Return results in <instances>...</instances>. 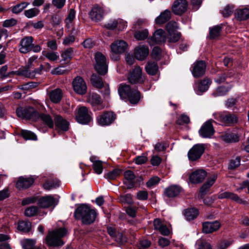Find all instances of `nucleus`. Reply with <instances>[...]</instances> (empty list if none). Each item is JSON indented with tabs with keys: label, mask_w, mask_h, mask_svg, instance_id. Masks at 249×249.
I'll return each instance as SVG.
<instances>
[{
	"label": "nucleus",
	"mask_w": 249,
	"mask_h": 249,
	"mask_svg": "<svg viewBox=\"0 0 249 249\" xmlns=\"http://www.w3.org/2000/svg\"><path fill=\"white\" fill-rule=\"evenodd\" d=\"M97 213L87 204H81L74 211V217L75 219L81 220L84 225L93 223L96 218Z\"/></svg>",
	"instance_id": "nucleus-1"
},
{
	"label": "nucleus",
	"mask_w": 249,
	"mask_h": 249,
	"mask_svg": "<svg viewBox=\"0 0 249 249\" xmlns=\"http://www.w3.org/2000/svg\"><path fill=\"white\" fill-rule=\"evenodd\" d=\"M118 93L121 99L127 100L132 104H137L141 98V93L137 89H131L125 84L120 85Z\"/></svg>",
	"instance_id": "nucleus-2"
},
{
	"label": "nucleus",
	"mask_w": 249,
	"mask_h": 249,
	"mask_svg": "<svg viewBox=\"0 0 249 249\" xmlns=\"http://www.w3.org/2000/svg\"><path fill=\"white\" fill-rule=\"evenodd\" d=\"M67 232V231L64 228L49 231L45 239L47 244L53 247L62 246L64 243L61 238L66 235Z\"/></svg>",
	"instance_id": "nucleus-3"
},
{
	"label": "nucleus",
	"mask_w": 249,
	"mask_h": 249,
	"mask_svg": "<svg viewBox=\"0 0 249 249\" xmlns=\"http://www.w3.org/2000/svg\"><path fill=\"white\" fill-rule=\"evenodd\" d=\"M214 118L225 126H234L238 123V117L229 112H216L213 114Z\"/></svg>",
	"instance_id": "nucleus-4"
},
{
	"label": "nucleus",
	"mask_w": 249,
	"mask_h": 249,
	"mask_svg": "<svg viewBox=\"0 0 249 249\" xmlns=\"http://www.w3.org/2000/svg\"><path fill=\"white\" fill-rule=\"evenodd\" d=\"M116 115L111 111H106L99 114L96 118L97 124L102 126H107L113 124L116 119Z\"/></svg>",
	"instance_id": "nucleus-5"
},
{
	"label": "nucleus",
	"mask_w": 249,
	"mask_h": 249,
	"mask_svg": "<svg viewBox=\"0 0 249 249\" xmlns=\"http://www.w3.org/2000/svg\"><path fill=\"white\" fill-rule=\"evenodd\" d=\"M96 64L94 68L101 75H105L107 71V67L105 56L101 53H97L95 55Z\"/></svg>",
	"instance_id": "nucleus-6"
},
{
	"label": "nucleus",
	"mask_w": 249,
	"mask_h": 249,
	"mask_svg": "<svg viewBox=\"0 0 249 249\" xmlns=\"http://www.w3.org/2000/svg\"><path fill=\"white\" fill-rule=\"evenodd\" d=\"M91 112L89 111L85 107H81L79 108L77 114L76 116L77 121L81 124H86L89 123L92 118Z\"/></svg>",
	"instance_id": "nucleus-7"
},
{
	"label": "nucleus",
	"mask_w": 249,
	"mask_h": 249,
	"mask_svg": "<svg viewBox=\"0 0 249 249\" xmlns=\"http://www.w3.org/2000/svg\"><path fill=\"white\" fill-rule=\"evenodd\" d=\"M213 122H214V121L211 119L202 125L199 130V134L201 137L210 138L214 134L215 131L212 124Z\"/></svg>",
	"instance_id": "nucleus-8"
},
{
	"label": "nucleus",
	"mask_w": 249,
	"mask_h": 249,
	"mask_svg": "<svg viewBox=\"0 0 249 249\" xmlns=\"http://www.w3.org/2000/svg\"><path fill=\"white\" fill-rule=\"evenodd\" d=\"M205 147L203 144L194 145L188 151V157L190 160L195 161L199 159L203 154Z\"/></svg>",
	"instance_id": "nucleus-9"
},
{
	"label": "nucleus",
	"mask_w": 249,
	"mask_h": 249,
	"mask_svg": "<svg viewBox=\"0 0 249 249\" xmlns=\"http://www.w3.org/2000/svg\"><path fill=\"white\" fill-rule=\"evenodd\" d=\"M166 35L162 29L156 30L153 36L148 39V42L150 45H154L155 44H160L165 42Z\"/></svg>",
	"instance_id": "nucleus-10"
},
{
	"label": "nucleus",
	"mask_w": 249,
	"mask_h": 249,
	"mask_svg": "<svg viewBox=\"0 0 249 249\" xmlns=\"http://www.w3.org/2000/svg\"><path fill=\"white\" fill-rule=\"evenodd\" d=\"M74 91L80 95L85 94L87 90V87L84 80L80 76H76L72 81Z\"/></svg>",
	"instance_id": "nucleus-11"
},
{
	"label": "nucleus",
	"mask_w": 249,
	"mask_h": 249,
	"mask_svg": "<svg viewBox=\"0 0 249 249\" xmlns=\"http://www.w3.org/2000/svg\"><path fill=\"white\" fill-rule=\"evenodd\" d=\"M34 41L32 36H25L22 38L19 43V52L23 54H26L32 51V46Z\"/></svg>",
	"instance_id": "nucleus-12"
},
{
	"label": "nucleus",
	"mask_w": 249,
	"mask_h": 249,
	"mask_svg": "<svg viewBox=\"0 0 249 249\" xmlns=\"http://www.w3.org/2000/svg\"><path fill=\"white\" fill-rule=\"evenodd\" d=\"M54 117V125L58 131L65 132L68 130L69 128V122L60 115L55 114Z\"/></svg>",
	"instance_id": "nucleus-13"
},
{
	"label": "nucleus",
	"mask_w": 249,
	"mask_h": 249,
	"mask_svg": "<svg viewBox=\"0 0 249 249\" xmlns=\"http://www.w3.org/2000/svg\"><path fill=\"white\" fill-rule=\"evenodd\" d=\"M187 6L186 0H176L172 5V11L175 15H181L187 10Z\"/></svg>",
	"instance_id": "nucleus-14"
},
{
	"label": "nucleus",
	"mask_w": 249,
	"mask_h": 249,
	"mask_svg": "<svg viewBox=\"0 0 249 249\" xmlns=\"http://www.w3.org/2000/svg\"><path fill=\"white\" fill-rule=\"evenodd\" d=\"M88 102L94 107V110H101L104 107L100 96L97 93L89 94L88 97Z\"/></svg>",
	"instance_id": "nucleus-15"
},
{
	"label": "nucleus",
	"mask_w": 249,
	"mask_h": 249,
	"mask_svg": "<svg viewBox=\"0 0 249 249\" xmlns=\"http://www.w3.org/2000/svg\"><path fill=\"white\" fill-rule=\"evenodd\" d=\"M206 70V64L204 61L199 60L193 64L192 73L195 77H199L204 74Z\"/></svg>",
	"instance_id": "nucleus-16"
},
{
	"label": "nucleus",
	"mask_w": 249,
	"mask_h": 249,
	"mask_svg": "<svg viewBox=\"0 0 249 249\" xmlns=\"http://www.w3.org/2000/svg\"><path fill=\"white\" fill-rule=\"evenodd\" d=\"M130 83L134 84L142 82L144 78L142 76V70L139 66H136L131 72L128 78Z\"/></svg>",
	"instance_id": "nucleus-17"
},
{
	"label": "nucleus",
	"mask_w": 249,
	"mask_h": 249,
	"mask_svg": "<svg viewBox=\"0 0 249 249\" xmlns=\"http://www.w3.org/2000/svg\"><path fill=\"white\" fill-rule=\"evenodd\" d=\"M89 15L92 20L96 22L99 21L103 18L104 9L98 5H94L91 8Z\"/></svg>",
	"instance_id": "nucleus-18"
},
{
	"label": "nucleus",
	"mask_w": 249,
	"mask_h": 249,
	"mask_svg": "<svg viewBox=\"0 0 249 249\" xmlns=\"http://www.w3.org/2000/svg\"><path fill=\"white\" fill-rule=\"evenodd\" d=\"M207 176V172L203 169H198L193 172L189 177L191 182L198 183L202 182Z\"/></svg>",
	"instance_id": "nucleus-19"
},
{
	"label": "nucleus",
	"mask_w": 249,
	"mask_h": 249,
	"mask_svg": "<svg viewBox=\"0 0 249 249\" xmlns=\"http://www.w3.org/2000/svg\"><path fill=\"white\" fill-rule=\"evenodd\" d=\"M217 178V175L214 174L211 177L208 178L207 181L202 185L200 190V196L201 198H203L208 193L210 188L214 183Z\"/></svg>",
	"instance_id": "nucleus-20"
},
{
	"label": "nucleus",
	"mask_w": 249,
	"mask_h": 249,
	"mask_svg": "<svg viewBox=\"0 0 249 249\" xmlns=\"http://www.w3.org/2000/svg\"><path fill=\"white\" fill-rule=\"evenodd\" d=\"M124 183L127 189L134 187L136 183V176L133 171L127 170L124 173Z\"/></svg>",
	"instance_id": "nucleus-21"
},
{
	"label": "nucleus",
	"mask_w": 249,
	"mask_h": 249,
	"mask_svg": "<svg viewBox=\"0 0 249 249\" xmlns=\"http://www.w3.org/2000/svg\"><path fill=\"white\" fill-rule=\"evenodd\" d=\"M127 43L124 40H116L110 46L111 51L113 53H124L127 48Z\"/></svg>",
	"instance_id": "nucleus-22"
},
{
	"label": "nucleus",
	"mask_w": 249,
	"mask_h": 249,
	"mask_svg": "<svg viewBox=\"0 0 249 249\" xmlns=\"http://www.w3.org/2000/svg\"><path fill=\"white\" fill-rule=\"evenodd\" d=\"M221 226L220 222L217 221L205 222L203 223L202 231L204 233H212L218 230Z\"/></svg>",
	"instance_id": "nucleus-23"
},
{
	"label": "nucleus",
	"mask_w": 249,
	"mask_h": 249,
	"mask_svg": "<svg viewBox=\"0 0 249 249\" xmlns=\"http://www.w3.org/2000/svg\"><path fill=\"white\" fill-rule=\"evenodd\" d=\"M218 197L219 199L230 198L232 200L241 204L246 205L248 202L240 198L239 196L233 193L225 192L218 195Z\"/></svg>",
	"instance_id": "nucleus-24"
},
{
	"label": "nucleus",
	"mask_w": 249,
	"mask_h": 249,
	"mask_svg": "<svg viewBox=\"0 0 249 249\" xmlns=\"http://www.w3.org/2000/svg\"><path fill=\"white\" fill-rule=\"evenodd\" d=\"M37 205L40 208H47L55 204V198L51 196L38 197Z\"/></svg>",
	"instance_id": "nucleus-25"
},
{
	"label": "nucleus",
	"mask_w": 249,
	"mask_h": 249,
	"mask_svg": "<svg viewBox=\"0 0 249 249\" xmlns=\"http://www.w3.org/2000/svg\"><path fill=\"white\" fill-rule=\"evenodd\" d=\"M34 182L32 178L20 177L17 182L16 187L19 190H23L30 187Z\"/></svg>",
	"instance_id": "nucleus-26"
},
{
	"label": "nucleus",
	"mask_w": 249,
	"mask_h": 249,
	"mask_svg": "<svg viewBox=\"0 0 249 249\" xmlns=\"http://www.w3.org/2000/svg\"><path fill=\"white\" fill-rule=\"evenodd\" d=\"M148 53V48L144 45L138 46L135 48L134 53L135 58L139 60H143L145 59Z\"/></svg>",
	"instance_id": "nucleus-27"
},
{
	"label": "nucleus",
	"mask_w": 249,
	"mask_h": 249,
	"mask_svg": "<svg viewBox=\"0 0 249 249\" xmlns=\"http://www.w3.org/2000/svg\"><path fill=\"white\" fill-rule=\"evenodd\" d=\"M38 120H40L41 123L49 128H53L54 127V119L48 113H39Z\"/></svg>",
	"instance_id": "nucleus-28"
},
{
	"label": "nucleus",
	"mask_w": 249,
	"mask_h": 249,
	"mask_svg": "<svg viewBox=\"0 0 249 249\" xmlns=\"http://www.w3.org/2000/svg\"><path fill=\"white\" fill-rule=\"evenodd\" d=\"M47 94L51 101L54 104L59 103L63 96L62 90L59 88L48 91Z\"/></svg>",
	"instance_id": "nucleus-29"
},
{
	"label": "nucleus",
	"mask_w": 249,
	"mask_h": 249,
	"mask_svg": "<svg viewBox=\"0 0 249 249\" xmlns=\"http://www.w3.org/2000/svg\"><path fill=\"white\" fill-rule=\"evenodd\" d=\"M181 190L182 188L179 186L173 185L165 189L164 194L168 197H175L180 194Z\"/></svg>",
	"instance_id": "nucleus-30"
},
{
	"label": "nucleus",
	"mask_w": 249,
	"mask_h": 249,
	"mask_svg": "<svg viewBox=\"0 0 249 249\" xmlns=\"http://www.w3.org/2000/svg\"><path fill=\"white\" fill-rule=\"evenodd\" d=\"M212 81L207 78L200 80L198 83L197 89H196V93L200 95L201 93L205 92L208 89Z\"/></svg>",
	"instance_id": "nucleus-31"
},
{
	"label": "nucleus",
	"mask_w": 249,
	"mask_h": 249,
	"mask_svg": "<svg viewBox=\"0 0 249 249\" xmlns=\"http://www.w3.org/2000/svg\"><path fill=\"white\" fill-rule=\"evenodd\" d=\"M38 114L39 112L34 107L30 106L25 107L24 118L36 121L38 120Z\"/></svg>",
	"instance_id": "nucleus-32"
},
{
	"label": "nucleus",
	"mask_w": 249,
	"mask_h": 249,
	"mask_svg": "<svg viewBox=\"0 0 249 249\" xmlns=\"http://www.w3.org/2000/svg\"><path fill=\"white\" fill-rule=\"evenodd\" d=\"M235 17L239 21L245 20L249 18V7L237 9L235 13Z\"/></svg>",
	"instance_id": "nucleus-33"
},
{
	"label": "nucleus",
	"mask_w": 249,
	"mask_h": 249,
	"mask_svg": "<svg viewBox=\"0 0 249 249\" xmlns=\"http://www.w3.org/2000/svg\"><path fill=\"white\" fill-rule=\"evenodd\" d=\"M171 17V13L169 10H165L155 19L157 24L161 25L168 21Z\"/></svg>",
	"instance_id": "nucleus-34"
},
{
	"label": "nucleus",
	"mask_w": 249,
	"mask_h": 249,
	"mask_svg": "<svg viewBox=\"0 0 249 249\" xmlns=\"http://www.w3.org/2000/svg\"><path fill=\"white\" fill-rule=\"evenodd\" d=\"M239 135L233 132L226 133L221 136L222 139L228 143L237 142L239 141Z\"/></svg>",
	"instance_id": "nucleus-35"
},
{
	"label": "nucleus",
	"mask_w": 249,
	"mask_h": 249,
	"mask_svg": "<svg viewBox=\"0 0 249 249\" xmlns=\"http://www.w3.org/2000/svg\"><path fill=\"white\" fill-rule=\"evenodd\" d=\"M44 71V66L40 65L37 69H35L33 71L31 72L28 70L22 71L21 74L27 77L33 78L35 77L36 74H41L42 71Z\"/></svg>",
	"instance_id": "nucleus-36"
},
{
	"label": "nucleus",
	"mask_w": 249,
	"mask_h": 249,
	"mask_svg": "<svg viewBox=\"0 0 249 249\" xmlns=\"http://www.w3.org/2000/svg\"><path fill=\"white\" fill-rule=\"evenodd\" d=\"M198 214V210L195 208L187 209L184 213V216L188 221L194 220L197 216Z\"/></svg>",
	"instance_id": "nucleus-37"
},
{
	"label": "nucleus",
	"mask_w": 249,
	"mask_h": 249,
	"mask_svg": "<svg viewBox=\"0 0 249 249\" xmlns=\"http://www.w3.org/2000/svg\"><path fill=\"white\" fill-rule=\"evenodd\" d=\"M222 27L220 25H216L209 28V37L211 39L218 38L221 34Z\"/></svg>",
	"instance_id": "nucleus-38"
},
{
	"label": "nucleus",
	"mask_w": 249,
	"mask_h": 249,
	"mask_svg": "<svg viewBox=\"0 0 249 249\" xmlns=\"http://www.w3.org/2000/svg\"><path fill=\"white\" fill-rule=\"evenodd\" d=\"M231 88L230 85L227 86H220L216 88L215 91L212 93V95L216 97L220 96H223L226 94Z\"/></svg>",
	"instance_id": "nucleus-39"
},
{
	"label": "nucleus",
	"mask_w": 249,
	"mask_h": 249,
	"mask_svg": "<svg viewBox=\"0 0 249 249\" xmlns=\"http://www.w3.org/2000/svg\"><path fill=\"white\" fill-rule=\"evenodd\" d=\"M60 185V181L56 179H53L51 180H47L43 184V188L46 190H50L53 188H56Z\"/></svg>",
	"instance_id": "nucleus-40"
},
{
	"label": "nucleus",
	"mask_w": 249,
	"mask_h": 249,
	"mask_svg": "<svg viewBox=\"0 0 249 249\" xmlns=\"http://www.w3.org/2000/svg\"><path fill=\"white\" fill-rule=\"evenodd\" d=\"M122 172L121 169L119 168L114 169L113 170L108 172L104 175L105 178L108 180H114L120 176Z\"/></svg>",
	"instance_id": "nucleus-41"
},
{
	"label": "nucleus",
	"mask_w": 249,
	"mask_h": 249,
	"mask_svg": "<svg viewBox=\"0 0 249 249\" xmlns=\"http://www.w3.org/2000/svg\"><path fill=\"white\" fill-rule=\"evenodd\" d=\"M146 72L150 75H156L158 71V66L155 62H148L145 66Z\"/></svg>",
	"instance_id": "nucleus-42"
},
{
	"label": "nucleus",
	"mask_w": 249,
	"mask_h": 249,
	"mask_svg": "<svg viewBox=\"0 0 249 249\" xmlns=\"http://www.w3.org/2000/svg\"><path fill=\"white\" fill-rule=\"evenodd\" d=\"M91 82L92 85L98 89H101L103 87L102 78L96 74H93L91 77Z\"/></svg>",
	"instance_id": "nucleus-43"
},
{
	"label": "nucleus",
	"mask_w": 249,
	"mask_h": 249,
	"mask_svg": "<svg viewBox=\"0 0 249 249\" xmlns=\"http://www.w3.org/2000/svg\"><path fill=\"white\" fill-rule=\"evenodd\" d=\"M31 223L28 221H20L18 223V229L23 232H29L31 229Z\"/></svg>",
	"instance_id": "nucleus-44"
},
{
	"label": "nucleus",
	"mask_w": 249,
	"mask_h": 249,
	"mask_svg": "<svg viewBox=\"0 0 249 249\" xmlns=\"http://www.w3.org/2000/svg\"><path fill=\"white\" fill-rule=\"evenodd\" d=\"M196 249H213L212 245L203 239H198L196 243Z\"/></svg>",
	"instance_id": "nucleus-45"
},
{
	"label": "nucleus",
	"mask_w": 249,
	"mask_h": 249,
	"mask_svg": "<svg viewBox=\"0 0 249 249\" xmlns=\"http://www.w3.org/2000/svg\"><path fill=\"white\" fill-rule=\"evenodd\" d=\"M20 134L26 140H37V136L36 135L30 131L22 130L20 132Z\"/></svg>",
	"instance_id": "nucleus-46"
},
{
	"label": "nucleus",
	"mask_w": 249,
	"mask_h": 249,
	"mask_svg": "<svg viewBox=\"0 0 249 249\" xmlns=\"http://www.w3.org/2000/svg\"><path fill=\"white\" fill-rule=\"evenodd\" d=\"M149 33L147 29L137 31L134 34L135 38L138 40H142L147 38Z\"/></svg>",
	"instance_id": "nucleus-47"
},
{
	"label": "nucleus",
	"mask_w": 249,
	"mask_h": 249,
	"mask_svg": "<svg viewBox=\"0 0 249 249\" xmlns=\"http://www.w3.org/2000/svg\"><path fill=\"white\" fill-rule=\"evenodd\" d=\"M29 3L27 2H22L14 6L12 9V12L14 14H18L26 8Z\"/></svg>",
	"instance_id": "nucleus-48"
},
{
	"label": "nucleus",
	"mask_w": 249,
	"mask_h": 249,
	"mask_svg": "<svg viewBox=\"0 0 249 249\" xmlns=\"http://www.w3.org/2000/svg\"><path fill=\"white\" fill-rule=\"evenodd\" d=\"M38 212V208L36 206H32L25 209L24 214L27 217H32L36 215Z\"/></svg>",
	"instance_id": "nucleus-49"
},
{
	"label": "nucleus",
	"mask_w": 249,
	"mask_h": 249,
	"mask_svg": "<svg viewBox=\"0 0 249 249\" xmlns=\"http://www.w3.org/2000/svg\"><path fill=\"white\" fill-rule=\"evenodd\" d=\"M232 243L231 239H223L219 241L216 246L217 249H226Z\"/></svg>",
	"instance_id": "nucleus-50"
},
{
	"label": "nucleus",
	"mask_w": 249,
	"mask_h": 249,
	"mask_svg": "<svg viewBox=\"0 0 249 249\" xmlns=\"http://www.w3.org/2000/svg\"><path fill=\"white\" fill-rule=\"evenodd\" d=\"M75 11L74 9H71L70 11L68 17L65 20L66 26L67 28H69L71 27V24L75 18Z\"/></svg>",
	"instance_id": "nucleus-51"
},
{
	"label": "nucleus",
	"mask_w": 249,
	"mask_h": 249,
	"mask_svg": "<svg viewBox=\"0 0 249 249\" xmlns=\"http://www.w3.org/2000/svg\"><path fill=\"white\" fill-rule=\"evenodd\" d=\"M92 162L94 172L98 175L101 174L103 170V162L100 160H92Z\"/></svg>",
	"instance_id": "nucleus-52"
},
{
	"label": "nucleus",
	"mask_w": 249,
	"mask_h": 249,
	"mask_svg": "<svg viewBox=\"0 0 249 249\" xmlns=\"http://www.w3.org/2000/svg\"><path fill=\"white\" fill-rule=\"evenodd\" d=\"M42 54L43 56H45L47 59L52 61H55L59 58V55L57 53L53 52L43 51L42 52Z\"/></svg>",
	"instance_id": "nucleus-53"
},
{
	"label": "nucleus",
	"mask_w": 249,
	"mask_h": 249,
	"mask_svg": "<svg viewBox=\"0 0 249 249\" xmlns=\"http://www.w3.org/2000/svg\"><path fill=\"white\" fill-rule=\"evenodd\" d=\"M234 6L232 4H228L225 6L223 9L221 11V13L225 18L230 17L233 11Z\"/></svg>",
	"instance_id": "nucleus-54"
},
{
	"label": "nucleus",
	"mask_w": 249,
	"mask_h": 249,
	"mask_svg": "<svg viewBox=\"0 0 249 249\" xmlns=\"http://www.w3.org/2000/svg\"><path fill=\"white\" fill-rule=\"evenodd\" d=\"M73 50L72 48H69L66 50L61 54L64 61L69 62L73 56Z\"/></svg>",
	"instance_id": "nucleus-55"
},
{
	"label": "nucleus",
	"mask_w": 249,
	"mask_h": 249,
	"mask_svg": "<svg viewBox=\"0 0 249 249\" xmlns=\"http://www.w3.org/2000/svg\"><path fill=\"white\" fill-rule=\"evenodd\" d=\"M168 41L171 43H175L178 41L181 37V34L179 32H172L168 33Z\"/></svg>",
	"instance_id": "nucleus-56"
},
{
	"label": "nucleus",
	"mask_w": 249,
	"mask_h": 249,
	"mask_svg": "<svg viewBox=\"0 0 249 249\" xmlns=\"http://www.w3.org/2000/svg\"><path fill=\"white\" fill-rule=\"evenodd\" d=\"M39 13V10L36 8H33L24 11V15L28 18H32L36 16Z\"/></svg>",
	"instance_id": "nucleus-57"
},
{
	"label": "nucleus",
	"mask_w": 249,
	"mask_h": 249,
	"mask_svg": "<svg viewBox=\"0 0 249 249\" xmlns=\"http://www.w3.org/2000/svg\"><path fill=\"white\" fill-rule=\"evenodd\" d=\"M166 29L168 33H172L178 29V23L174 21H170L166 24Z\"/></svg>",
	"instance_id": "nucleus-58"
},
{
	"label": "nucleus",
	"mask_w": 249,
	"mask_h": 249,
	"mask_svg": "<svg viewBox=\"0 0 249 249\" xmlns=\"http://www.w3.org/2000/svg\"><path fill=\"white\" fill-rule=\"evenodd\" d=\"M38 197V196H34L24 198L21 201V205L22 206H25L28 204L35 203L36 202H37Z\"/></svg>",
	"instance_id": "nucleus-59"
},
{
	"label": "nucleus",
	"mask_w": 249,
	"mask_h": 249,
	"mask_svg": "<svg viewBox=\"0 0 249 249\" xmlns=\"http://www.w3.org/2000/svg\"><path fill=\"white\" fill-rule=\"evenodd\" d=\"M38 64L37 56L33 55L28 59L27 67L28 69H33Z\"/></svg>",
	"instance_id": "nucleus-60"
},
{
	"label": "nucleus",
	"mask_w": 249,
	"mask_h": 249,
	"mask_svg": "<svg viewBox=\"0 0 249 249\" xmlns=\"http://www.w3.org/2000/svg\"><path fill=\"white\" fill-rule=\"evenodd\" d=\"M37 85L38 84L36 82H30L21 85L19 88L20 89L27 91L31 89L36 88Z\"/></svg>",
	"instance_id": "nucleus-61"
},
{
	"label": "nucleus",
	"mask_w": 249,
	"mask_h": 249,
	"mask_svg": "<svg viewBox=\"0 0 249 249\" xmlns=\"http://www.w3.org/2000/svg\"><path fill=\"white\" fill-rule=\"evenodd\" d=\"M119 199L122 203L131 204L133 202L131 195L130 194L120 195Z\"/></svg>",
	"instance_id": "nucleus-62"
},
{
	"label": "nucleus",
	"mask_w": 249,
	"mask_h": 249,
	"mask_svg": "<svg viewBox=\"0 0 249 249\" xmlns=\"http://www.w3.org/2000/svg\"><path fill=\"white\" fill-rule=\"evenodd\" d=\"M190 122V118L186 114H181L177 120V123L179 125H182L185 124H188Z\"/></svg>",
	"instance_id": "nucleus-63"
},
{
	"label": "nucleus",
	"mask_w": 249,
	"mask_h": 249,
	"mask_svg": "<svg viewBox=\"0 0 249 249\" xmlns=\"http://www.w3.org/2000/svg\"><path fill=\"white\" fill-rule=\"evenodd\" d=\"M241 159L239 157H237L235 159L231 160L229 166L230 169H234L237 168L240 164Z\"/></svg>",
	"instance_id": "nucleus-64"
}]
</instances>
